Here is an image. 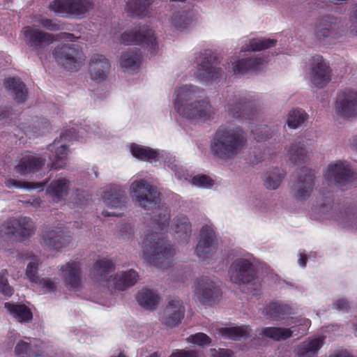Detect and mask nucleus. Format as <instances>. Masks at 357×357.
Wrapping results in <instances>:
<instances>
[{
	"instance_id": "nucleus-1",
	"label": "nucleus",
	"mask_w": 357,
	"mask_h": 357,
	"mask_svg": "<svg viewBox=\"0 0 357 357\" xmlns=\"http://www.w3.org/2000/svg\"><path fill=\"white\" fill-rule=\"evenodd\" d=\"M130 195L136 205L146 211H153L151 219L155 231L145 236L141 247L143 259L158 266L161 260L175 254L174 249L165 238L170 211L166 205L160 204V193L144 179L134 181L130 184Z\"/></svg>"
},
{
	"instance_id": "nucleus-2",
	"label": "nucleus",
	"mask_w": 357,
	"mask_h": 357,
	"mask_svg": "<svg viewBox=\"0 0 357 357\" xmlns=\"http://www.w3.org/2000/svg\"><path fill=\"white\" fill-rule=\"evenodd\" d=\"M95 125L84 124L72 127L62 132L59 139H56L47 147L45 155L24 153L16 160L15 170L22 176L33 174L39 171L45 165L46 155L51 161V168L59 169L67 164L68 142L72 141H86L87 138L97 135Z\"/></svg>"
},
{
	"instance_id": "nucleus-3",
	"label": "nucleus",
	"mask_w": 357,
	"mask_h": 357,
	"mask_svg": "<svg viewBox=\"0 0 357 357\" xmlns=\"http://www.w3.org/2000/svg\"><path fill=\"white\" fill-rule=\"evenodd\" d=\"M175 111L192 123L207 122L214 118L215 109L204 89L192 84L177 86L173 95Z\"/></svg>"
},
{
	"instance_id": "nucleus-4",
	"label": "nucleus",
	"mask_w": 357,
	"mask_h": 357,
	"mask_svg": "<svg viewBox=\"0 0 357 357\" xmlns=\"http://www.w3.org/2000/svg\"><path fill=\"white\" fill-rule=\"evenodd\" d=\"M231 261L228 269L230 281L238 285H244L252 296H258L261 291V280L257 275L254 256L242 248H234L227 254Z\"/></svg>"
},
{
	"instance_id": "nucleus-5",
	"label": "nucleus",
	"mask_w": 357,
	"mask_h": 357,
	"mask_svg": "<svg viewBox=\"0 0 357 357\" xmlns=\"http://www.w3.org/2000/svg\"><path fill=\"white\" fill-rule=\"evenodd\" d=\"M246 143L247 137L244 130L238 126L227 123L216 130L211 149L217 157L227 159L239 153Z\"/></svg>"
},
{
	"instance_id": "nucleus-6",
	"label": "nucleus",
	"mask_w": 357,
	"mask_h": 357,
	"mask_svg": "<svg viewBox=\"0 0 357 357\" xmlns=\"http://www.w3.org/2000/svg\"><path fill=\"white\" fill-rule=\"evenodd\" d=\"M114 266L112 261L102 259L96 261L91 270V278L100 285L123 291L134 285L138 280L134 270L122 271L114 275Z\"/></svg>"
},
{
	"instance_id": "nucleus-7",
	"label": "nucleus",
	"mask_w": 357,
	"mask_h": 357,
	"mask_svg": "<svg viewBox=\"0 0 357 357\" xmlns=\"http://www.w3.org/2000/svg\"><path fill=\"white\" fill-rule=\"evenodd\" d=\"M196 67L190 70L192 80H195L204 85H208L218 82L223 77V70L214 62V56L210 50H204L195 55Z\"/></svg>"
},
{
	"instance_id": "nucleus-8",
	"label": "nucleus",
	"mask_w": 357,
	"mask_h": 357,
	"mask_svg": "<svg viewBox=\"0 0 357 357\" xmlns=\"http://www.w3.org/2000/svg\"><path fill=\"white\" fill-rule=\"evenodd\" d=\"M36 225L31 218L26 216L8 218L0 225V238L24 241L32 236Z\"/></svg>"
},
{
	"instance_id": "nucleus-9",
	"label": "nucleus",
	"mask_w": 357,
	"mask_h": 357,
	"mask_svg": "<svg viewBox=\"0 0 357 357\" xmlns=\"http://www.w3.org/2000/svg\"><path fill=\"white\" fill-rule=\"evenodd\" d=\"M289 328L265 327L261 328L259 335L263 337L275 341L285 340L294 335H303L311 325V321L306 318L290 317L288 319Z\"/></svg>"
},
{
	"instance_id": "nucleus-10",
	"label": "nucleus",
	"mask_w": 357,
	"mask_h": 357,
	"mask_svg": "<svg viewBox=\"0 0 357 357\" xmlns=\"http://www.w3.org/2000/svg\"><path fill=\"white\" fill-rule=\"evenodd\" d=\"M119 42L124 45H141L151 54H155L159 49L153 30L146 26L124 31L119 37Z\"/></svg>"
},
{
	"instance_id": "nucleus-11",
	"label": "nucleus",
	"mask_w": 357,
	"mask_h": 357,
	"mask_svg": "<svg viewBox=\"0 0 357 357\" xmlns=\"http://www.w3.org/2000/svg\"><path fill=\"white\" fill-rule=\"evenodd\" d=\"M93 8L92 0H54L49 6L58 15L78 20L84 18Z\"/></svg>"
},
{
	"instance_id": "nucleus-12",
	"label": "nucleus",
	"mask_w": 357,
	"mask_h": 357,
	"mask_svg": "<svg viewBox=\"0 0 357 357\" xmlns=\"http://www.w3.org/2000/svg\"><path fill=\"white\" fill-rule=\"evenodd\" d=\"M356 174L346 161L332 162L323 171V176L329 184L344 186L351 184L356 178Z\"/></svg>"
},
{
	"instance_id": "nucleus-13",
	"label": "nucleus",
	"mask_w": 357,
	"mask_h": 357,
	"mask_svg": "<svg viewBox=\"0 0 357 357\" xmlns=\"http://www.w3.org/2000/svg\"><path fill=\"white\" fill-rule=\"evenodd\" d=\"M23 38L25 43L35 49L51 44L56 38L54 36L39 31L31 26H26L22 31ZM57 39L65 41H73L75 37L69 33H61L56 35Z\"/></svg>"
},
{
	"instance_id": "nucleus-14",
	"label": "nucleus",
	"mask_w": 357,
	"mask_h": 357,
	"mask_svg": "<svg viewBox=\"0 0 357 357\" xmlns=\"http://www.w3.org/2000/svg\"><path fill=\"white\" fill-rule=\"evenodd\" d=\"M56 61L69 70H77L84 60L82 52L76 44L64 45L53 52Z\"/></svg>"
},
{
	"instance_id": "nucleus-15",
	"label": "nucleus",
	"mask_w": 357,
	"mask_h": 357,
	"mask_svg": "<svg viewBox=\"0 0 357 357\" xmlns=\"http://www.w3.org/2000/svg\"><path fill=\"white\" fill-rule=\"evenodd\" d=\"M315 183L314 171L303 167L300 175L291 186V193L298 202L307 201L311 196Z\"/></svg>"
},
{
	"instance_id": "nucleus-16",
	"label": "nucleus",
	"mask_w": 357,
	"mask_h": 357,
	"mask_svg": "<svg viewBox=\"0 0 357 357\" xmlns=\"http://www.w3.org/2000/svg\"><path fill=\"white\" fill-rule=\"evenodd\" d=\"M344 33L341 20L333 17H325L315 28L316 38L322 43H331L338 40Z\"/></svg>"
},
{
	"instance_id": "nucleus-17",
	"label": "nucleus",
	"mask_w": 357,
	"mask_h": 357,
	"mask_svg": "<svg viewBox=\"0 0 357 357\" xmlns=\"http://www.w3.org/2000/svg\"><path fill=\"white\" fill-rule=\"evenodd\" d=\"M309 66V76L312 84L318 88L325 86L331 77L328 63L322 56L317 54L312 56Z\"/></svg>"
},
{
	"instance_id": "nucleus-18",
	"label": "nucleus",
	"mask_w": 357,
	"mask_h": 357,
	"mask_svg": "<svg viewBox=\"0 0 357 357\" xmlns=\"http://www.w3.org/2000/svg\"><path fill=\"white\" fill-rule=\"evenodd\" d=\"M251 102L242 94L231 95L225 106V111L234 119H250L255 114L251 110Z\"/></svg>"
},
{
	"instance_id": "nucleus-19",
	"label": "nucleus",
	"mask_w": 357,
	"mask_h": 357,
	"mask_svg": "<svg viewBox=\"0 0 357 357\" xmlns=\"http://www.w3.org/2000/svg\"><path fill=\"white\" fill-rule=\"evenodd\" d=\"M193 292L196 298L205 304L213 301L219 296L220 289L215 278L202 277L194 285Z\"/></svg>"
},
{
	"instance_id": "nucleus-20",
	"label": "nucleus",
	"mask_w": 357,
	"mask_h": 357,
	"mask_svg": "<svg viewBox=\"0 0 357 357\" xmlns=\"http://www.w3.org/2000/svg\"><path fill=\"white\" fill-rule=\"evenodd\" d=\"M59 274L67 289L79 291L82 288V271L77 261H68L59 267Z\"/></svg>"
},
{
	"instance_id": "nucleus-21",
	"label": "nucleus",
	"mask_w": 357,
	"mask_h": 357,
	"mask_svg": "<svg viewBox=\"0 0 357 357\" xmlns=\"http://www.w3.org/2000/svg\"><path fill=\"white\" fill-rule=\"evenodd\" d=\"M70 233L66 232L61 227L56 229L47 228L42 234L41 244L48 250H60L70 244Z\"/></svg>"
},
{
	"instance_id": "nucleus-22",
	"label": "nucleus",
	"mask_w": 357,
	"mask_h": 357,
	"mask_svg": "<svg viewBox=\"0 0 357 357\" xmlns=\"http://www.w3.org/2000/svg\"><path fill=\"white\" fill-rule=\"evenodd\" d=\"M217 248L213 229L209 225L203 226L200 230L199 240L195 249L196 255L201 260L213 256Z\"/></svg>"
},
{
	"instance_id": "nucleus-23",
	"label": "nucleus",
	"mask_w": 357,
	"mask_h": 357,
	"mask_svg": "<svg viewBox=\"0 0 357 357\" xmlns=\"http://www.w3.org/2000/svg\"><path fill=\"white\" fill-rule=\"evenodd\" d=\"M335 109L344 118L357 116V92L349 89L342 91L337 98Z\"/></svg>"
},
{
	"instance_id": "nucleus-24",
	"label": "nucleus",
	"mask_w": 357,
	"mask_h": 357,
	"mask_svg": "<svg viewBox=\"0 0 357 357\" xmlns=\"http://www.w3.org/2000/svg\"><path fill=\"white\" fill-rule=\"evenodd\" d=\"M265 61L258 56H253L239 59L236 61H231L228 63L226 69L229 70L231 68V72L234 75L242 76L251 73H256L261 70L265 66Z\"/></svg>"
},
{
	"instance_id": "nucleus-25",
	"label": "nucleus",
	"mask_w": 357,
	"mask_h": 357,
	"mask_svg": "<svg viewBox=\"0 0 357 357\" xmlns=\"http://www.w3.org/2000/svg\"><path fill=\"white\" fill-rule=\"evenodd\" d=\"M102 198L108 208L119 210L126 207L128 200L126 189L116 184L107 186L102 192Z\"/></svg>"
},
{
	"instance_id": "nucleus-26",
	"label": "nucleus",
	"mask_w": 357,
	"mask_h": 357,
	"mask_svg": "<svg viewBox=\"0 0 357 357\" xmlns=\"http://www.w3.org/2000/svg\"><path fill=\"white\" fill-rule=\"evenodd\" d=\"M184 307L181 301L172 298L160 314V321L167 326H176L181 323L184 316Z\"/></svg>"
},
{
	"instance_id": "nucleus-27",
	"label": "nucleus",
	"mask_w": 357,
	"mask_h": 357,
	"mask_svg": "<svg viewBox=\"0 0 357 357\" xmlns=\"http://www.w3.org/2000/svg\"><path fill=\"white\" fill-rule=\"evenodd\" d=\"M142 56L137 48H130L121 53L119 63L124 72L137 73L142 65Z\"/></svg>"
},
{
	"instance_id": "nucleus-28",
	"label": "nucleus",
	"mask_w": 357,
	"mask_h": 357,
	"mask_svg": "<svg viewBox=\"0 0 357 357\" xmlns=\"http://www.w3.org/2000/svg\"><path fill=\"white\" fill-rule=\"evenodd\" d=\"M109 62L104 55L96 54L91 56L89 63V74L91 79L105 80L109 74Z\"/></svg>"
},
{
	"instance_id": "nucleus-29",
	"label": "nucleus",
	"mask_w": 357,
	"mask_h": 357,
	"mask_svg": "<svg viewBox=\"0 0 357 357\" xmlns=\"http://www.w3.org/2000/svg\"><path fill=\"white\" fill-rule=\"evenodd\" d=\"M324 343V337L322 336L308 337L295 347L294 354L295 357H316Z\"/></svg>"
},
{
	"instance_id": "nucleus-30",
	"label": "nucleus",
	"mask_w": 357,
	"mask_h": 357,
	"mask_svg": "<svg viewBox=\"0 0 357 357\" xmlns=\"http://www.w3.org/2000/svg\"><path fill=\"white\" fill-rule=\"evenodd\" d=\"M128 146L132 155L139 160L156 162L164 156L163 151L153 149L141 144L132 143Z\"/></svg>"
},
{
	"instance_id": "nucleus-31",
	"label": "nucleus",
	"mask_w": 357,
	"mask_h": 357,
	"mask_svg": "<svg viewBox=\"0 0 357 357\" xmlns=\"http://www.w3.org/2000/svg\"><path fill=\"white\" fill-rule=\"evenodd\" d=\"M70 182L66 177L58 176L54 178L46 189V193L54 202L63 199L68 193Z\"/></svg>"
},
{
	"instance_id": "nucleus-32",
	"label": "nucleus",
	"mask_w": 357,
	"mask_h": 357,
	"mask_svg": "<svg viewBox=\"0 0 357 357\" xmlns=\"http://www.w3.org/2000/svg\"><path fill=\"white\" fill-rule=\"evenodd\" d=\"M154 0H127L126 11L129 16L144 17L151 14V6Z\"/></svg>"
},
{
	"instance_id": "nucleus-33",
	"label": "nucleus",
	"mask_w": 357,
	"mask_h": 357,
	"mask_svg": "<svg viewBox=\"0 0 357 357\" xmlns=\"http://www.w3.org/2000/svg\"><path fill=\"white\" fill-rule=\"evenodd\" d=\"M252 330L248 326L222 327L217 329V333L226 340H240L251 337Z\"/></svg>"
},
{
	"instance_id": "nucleus-34",
	"label": "nucleus",
	"mask_w": 357,
	"mask_h": 357,
	"mask_svg": "<svg viewBox=\"0 0 357 357\" xmlns=\"http://www.w3.org/2000/svg\"><path fill=\"white\" fill-rule=\"evenodd\" d=\"M171 229L183 243H188L191 235V223L185 215H178L174 218Z\"/></svg>"
},
{
	"instance_id": "nucleus-35",
	"label": "nucleus",
	"mask_w": 357,
	"mask_h": 357,
	"mask_svg": "<svg viewBox=\"0 0 357 357\" xmlns=\"http://www.w3.org/2000/svg\"><path fill=\"white\" fill-rule=\"evenodd\" d=\"M4 307L9 314L20 323H28L33 319L31 310L24 304L7 302L5 303Z\"/></svg>"
},
{
	"instance_id": "nucleus-36",
	"label": "nucleus",
	"mask_w": 357,
	"mask_h": 357,
	"mask_svg": "<svg viewBox=\"0 0 357 357\" xmlns=\"http://www.w3.org/2000/svg\"><path fill=\"white\" fill-rule=\"evenodd\" d=\"M7 89L14 96L17 102H22L26 98L27 91L25 85L20 79L10 77L5 82Z\"/></svg>"
},
{
	"instance_id": "nucleus-37",
	"label": "nucleus",
	"mask_w": 357,
	"mask_h": 357,
	"mask_svg": "<svg viewBox=\"0 0 357 357\" xmlns=\"http://www.w3.org/2000/svg\"><path fill=\"white\" fill-rule=\"evenodd\" d=\"M311 151L307 149L303 143H296L292 144L289 151V160L294 164H302L310 158Z\"/></svg>"
},
{
	"instance_id": "nucleus-38",
	"label": "nucleus",
	"mask_w": 357,
	"mask_h": 357,
	"mask_svg": "<svg viewBox=\"0 0 357 357\" xmlns=\"http://www.w3.org/2000/svg\"><path fill=\"white\" fill-rule=\"evenodd\" d=\"M159 300L160 298L155 292L147 289L141 290L137 296L139 305L146 310H153Z\"/></svg>"
},
{
	"instance_id": "nucleus-39",
	"label": "nucleus",
	"mask_w": 357,
	"mask_h": 357,
	"mask_svg": "<svg viewBox=\"0 0 357 357\" xmlns=\"http://www.w3.org/2000/svg\"><path fill=\"white\" fill-rule=\"evenodd\" d=\"M244 42L241 52L261 51L273 47L276 43L275 40L264 38L245 40Z\"/></svg>"
},
{
	"instance_id": "nucleus-40",
	"label": "nucleus",
	"mask_w": 357,
	"mask_h": 357,
	"mask_svg": "<svg viewBox=\"0 0 357 357\" xmlns=\"http://www.w3.org/2000/svg\"><path fill=\"white\" fill-rule=\"evenodd\" d=\"M292 310L288 305L278 303H270L266 308L267 317L273 320L281 321L285 315L291 314Z\"/></svg>"
},
{
	"instance_id": "nucleus-41",
	"label": "nucleus",
	"mask_w": 357,
	"mask_h": 357,
	"mask_svg": "<svg viewBox=\"0 0 357 357\" xmlns=\"http://www.w3.org/2000/svg\"><path fill=\"white\" fill-rule=\"evenodd\" d=\"M192 22V15L188 11H178L171 17L170 23L173 28L183 31L190 26Z\"/></svg>"
},
{
	"instance_id": "nucleus-42",
	"label": "nucleus",
	"mask_w": 357,
	"mask_h": 357,
	"mask_svg": "<svg viewBox=\"0 0 357 357\" xmlns=\"http://www.w3.org/2000/svg\"><path fill=\"white\" fill-rule=\"evenodd\" d=\"M5 185L8 188L24 189L27 190H38L41 191L44 189L45 183L40 182H27L23 180H17L10 177L5 180Z\"/></svg>"
},
{
	"instance_id": "nucleus-43",
	"label": "nucleus",
	"mask_w": 357,
	"mask_h": 357,
	"mask_svg": "<svg viewBox=\"0 0 357 357\" xmlns=\"http://www.w3.org/2000/svg\"><path fill=\"white\" fill-rule=\"evenodd\" d=\"M29 342L21 340L15 346V354L17 357H44L40 354H34L33 351V346H38L37 340H31Z\"/></svg>"
},
{
	"instance_id": "nucleus-44",
	"label": "nucleus",
	"mask_w": 357,
	"mask_h": 357,
	"mask_svg": "<svg viewBox=\"0 0 357 357\" xmlns=\"http://www.w3.org/2000/svg\"><path fill=\"white\" fill-rule=\"evenodd\" d=\"M307 113L301 109H294L289 111L287 118V126L292 129L298 128L301 126L307 119Z\"/></svg>"
},
{
	"instance_id": "nucleus-45",
	"label": "nucleus",
	"mask_w": 357,
	"mask_h": 357,
	"mask_svg": "<svg viewBox=\"0 0 357 357\" xmlns=\"http://www.w3.org/2000/svg\"><path fill=\"white\" fill-rule=\"evenodd\" d=\"M284 175V170L279 168L269 170L266 174L264 181L266 187L270 190L277 189L280 186Z\"/></svg>"
},
{
	"instance_id": "nucleus-46",
	"label": "nucleus",
	"mask_w": 357,
	"mask_h": 357,
	"mask_svg": "<svg viewBox=\"0 0 357 357\" xmlns=\"http://www.w3.org/2000/svg\"><path fill=\"white\" fill-rule=\"evenodd\" d=\"M339 225L357 230V211L354 208L348 209L344 213H341L337 220Z\"/></svg>"
},
{
	"instance_id": "nucleus-47",
	"label": "nucleus",
	"mask_w": 357,
	"mask_h": 357,
	"mask_svg": "<svg viewBox=\"0 0 357 357\" xmlns=\"http://www.w3.org/2000/svg\"><path fill=\"white\" fill-rule=\"evenodd\" d=\"M167 166L171 169L175 174L176 177L178 180L189 181L190 175L186 169L183 167L181 166L174 158H169L168 161H166Z\"/></svg>"
},
{
	"instance_id": "nucleus-48",
	"label": "nucleus",
	"mask_w": 357,
	"mask_h": 357,
	"mask_svg": "<svg viewBox=\"0 0 357 357\" xmlns=\"http://www.w3.org/2000/svg\"><path fill=\"white\" fill-rule=\"evenodd\" d=\"M8 273L6 270L3 269L0 271V292L8 297L13 294V288L8 283Z\"/></svg>"
},
{
	"instance_id": "nucleus-49",
	"label": "nucleus",
	"mask_w": 357,
	"mask_h": 357,
	"mask_svg": "<svg viewBox=\"0 0 357 357\" xmlns=\"http://www.w3.org/2000/svg\"><path fill=\"white\" fill-rule=\"evenodd\" d=\"M134 227L128 221L122 222L119 225V229L117 231L119 238L126 240L133 237Z\"/></svg>"
},
{
	"instance_id": "nucleus-50",
	"label": "nucleus",
	"mask_w": 357,
	"mask_h": 357,
	"mask_svg": "<svg viewBox=\"0 0 357 357\" xmlns=\"http://www.w3.org/2000/svg\"><path fill=\"white\" fill-rule=\"evenodd\" d=\"M251 132L254 135V139L257 142L264 140L272 135V131L267 126H258L255 129H252Z\"/></svg>"
},
{
	"instance_id": "nucleus-51",
	"label": "nucleus",
	"mask_w": 357,
	"mask_h": 357,
	"mask_svg": "<svg viewBox=\"0 0 357 357\" xmlns=\"http://www.w3.org/2000/svg\"><path fill=\"white\" fill-rule=\"evenodd\" d=\"M191 183L199 188H209L213 185L214 181L206 175L197 174L192 177Z\"/></svg>"
},
{
	"instance_id": "nucleus-52",
	"label": "nucleus",
	"mask_w": 357,
	"mask_h": 357,
	"mask_svg": "<svg viewBox=\"0 0 357 357\" xmlns=\"http://www.w3.org/2000/svg\"><path fill=\"white\" fill-rule=\"evenodd\" d=\"M40 287L44 293L54 292L56 289V284L55 282L48 278H40L33 283Z\"/></svg>"
},
{
	"instance_id": "nucleus-53",
	"label": "nucleus",
	"mask_w": 357,
	"mask_h": 357,
	"mask_svg": "<svg viewBox=\"0 0 357 357\" xmlns=\"http://www.w3.org/2000/svg\"><path fill=\"white\" fill-rule=\"evenodd\" d=\"M38 22L43 28L51 31H56L62 29V25L56 20L40 17Z\"/></svg>"
},
{
	"instance_id": "nucleus-54",
	"label": "nucleus",
	"mask_w": 357,
	"mask_h": 357,
	"mask_svg": "<svg viewBox=\"0 0 357 357\" xmlns=\"http://www.w3.org/2000/svg\"><path fill=\"white\" fill-rule=\"evenodd\" d=\"M188 341L200 347H205L211 343V338L203 333H198L190 335L188 338Z\"/></svg>"
},
{
	"instance_id": "nucleus-55",
	"label": "nucleus",
	"mask_w": 357,
	"mask_h": 357,
	"mask_svg": "<svg viewBox=\"0 0 357 357\" xmlns=\"http://www.w3.org/2000/svg\"><path fill=\"white\" fill-rule=\"evenodd\" d=\"M38 266V261H33L28 264L26 269V275L32 283H34L39 278V276L37 275Z\"/></svg>"
},
{
	"instance_id": "nucleus-56",
	"label": "nucleus",
	"mask_w": 357,
	"mask_h": 357,
	"mask_svg": "<svg viewBox=\"0 0 357 357\" xmlns=\"http://www.w3.org/2000/svg\"><path fill=\"white\" fill-rule=\"evenodd\" d=\"M349 30L352 36H357V3L353 7L349 15Z\"/></svg>"
},
{
	"instance_id": "nucleus-57",
	"label": "nucleus",
	"mask_w": 357,
	"mask_h": 357,
	"mask_svg": "<svg viewBox=\"0 0 357 357\" xmlns=\"http://www.w3.org/2000/svg\"><path fill=\"white\" fill-rule=\"evenodd\" d=\"M169 357H199V354L195 350H176Z\"/></svg>"
},
{
	"instance_id": "nucleus-58",
	"label": "nucleus",
	"mask_w": 357,
	"mask_h": 357,
	"mask_svg": "<svg viewBox=\"0 0 357 357\" xmlns=\"http://www.w3.org/2000/svg\"><path fill=\"white\" fill-rule=\"evenodd\" d=\"M333 305L334 309L340 311H346L350 306L349 301L343 298L335 300Z\"/></svg>"
},
{
	"instance_id": "nucleus-59",
	"label": "nucleus",
	"mask_w": 357,
	"mask_h": 357,
	"mask_svg": "<svg viewBox=\"0 0 357 357\" xmlns=\"http://www.w3.org/2000/svg\"><path fill=\"white\" fill-rule=\"evenodd\" d=\"M232 352L227 349H212L210 350V356L211 357H230Z\"/></svg>"
},
{
	"instance_id": "nucleus-60",
	"label": "nucleus",
	"mask_w": 357,
	"mask_h": 357,
	"mask_svg": "<svg viewBox=\"0 0 357 357\" xmlns=\"http://www.w3.org/2000/svg\"><path fill=\"white\" fill-rule=\"evenodd\" d=\"M89 201L88 195L84 192H81L77 195V199L74 204L77 207L83 208Z\"/></svg>"
},
{
	"instance_id": "nucleus-61",
	"label": "nucleus",
	"mask_w": 357,
	"mask_h": 357,
	"mask_svg": "<svg viewBox=\"0 0 357 357\" xmlns=\"http://www.w3.org/2000/svg\"><path fill=\"white\" fill-rule=\"evenodd\" d=\"M248 203L253 209L257 211L261 210L264 206V203L255 196L250 197L249 198Z\"/></svg>"
},
{
	"instance_id": "nucleus-62",
	"label": "nucleus",
	"mask_w": 357,
	"mask_h": 357,
	"mask_svg": "<svg viewBox=\"0 0 357 357\" xmlns=\"http://www.w3.org/2000/svg\"><path fill=\"white\" fill-rule=\"evenodd\" d=\"M26 204H29L33 207H39L41 204V200L38 197L33 198L31 200H28L25 202Z\"/></svg>"
},
{
	"instance_id": "nucleus-63",
	"label": "nucleus",
	"mask_w": 357,
	"mask_h": 357,
	"mask_svg": "<svg viewBox=\"0 0 357 357\" xmlns=\"http://www.w3.org/2000/svg\"><path fill=\"white\" fill-rule=\"evenodd\" d=\"M330 357H352L350 354L346 351H340Z\"/></svg>"
},
{
	"instance_id": "nucleus-64",
	"label": "nucleus",
	"mask_w": 357,
	"mask_h": 357,
	"mask_svg": "<svg viewBox=\"0 0 357 357\" xmlns=\"http://www.w3.org/2000/svg\"><path fill=\"white\" fill-rule=\"evenodd\" d=\"M298 264L301 267H305L306 265V257L305 255L301 254L298 259Z\"/></svg>"
}]
</instances>
